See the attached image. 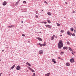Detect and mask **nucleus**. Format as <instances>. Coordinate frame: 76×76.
Returning <instances> with one entry per match:
<instances>
[{
	"label": "nucleus",
	"mask_w": 76,
	"mask_h": 76,
	"mask_svg": "<svg viewBox=\"0 0 76 76\" xmlns=\"http://www.w3.org/2000/svg\"><path fill=\"white\" fill-rule=\"evenodd\" d=\"M72 36L73 37H75V33H74L73 34H72Z\"/></svg>",
	"instance_id": "393cba45"
},
{
	"label": "nucleus",
	"mask_w": 76,
	"mask_h": 76,
	"mask_svg": "<svg viewBox=\"0 0 76 76\" xmlns=\"http://www.w3.org/2000/svg\"><path fill=\"white\" fill-rule=\"evenodd\" d=\"M72 13H75V11H73V12H72Z\"/></svg>",
	"instance_id": "4c0bfd02"
},
{
	"label": "nucleus",
	"mask_w": 76,
	"mask_h": 76,
	"mask_svg": "<svg viewBox=\"0 0 76 76\" xmlns=\"http://www.w3.org/2000/svg\"><path fill=\"white\" fill-rule=\"evenodd\" d=\"M35 17L37 18H38V15H35Z\"/></svg>",
	"instance_id": "473e14b6"
},
{
	"label": "nucleus",
	"mask_w": 76,
	"mask_h": 76,
	"mask_svg": "<svg viewBox=\"0 0 76 76\" xmlns=\"http://www.w3.org/2000/svg\"><path fill=\"white\" fill-rule=\"evenodd\" d=\"M76 31V30H74V32H75V31Z\"/></svg>",
	"instance_id": "09e8293b"
},
{
	"label": "nucleus",
	"mask_w": 76,
	"mask_h": 76,
	"mask_svg": "<svg viewBox=\"0 0 76 76\" xmlns=\"http://www.w3.org/2000/svg\"><path fill=\"white\" fill-rule=\"evenodd\" d=\"M47 21L49 23H51V22L50 21V20H47Z\"/></svg>",
	"instance_id": "4be33fe9"
},
{
	"label": "nucleus",
	"mask_w": 76,
	"mask_h": 76,
	"mask_svg": "<svg viewBox=\"0 0 76 76\" xmlns=\"http://www.w3.org/2000/svg\"><path fill=\"white\" fill-rule=\"evenodd\" d=\"M45 26H46V27H48V28L49 29H51V28H52V26L50 25H45Z\"/></svg>",
	"instance_id": "7ed1b4c3"
},
{
	"label": "nucleus",
	"mask_w": 76,
	"mask_h": 76,
	"mask_svg": "<svg viewBox=\"0 0 76 76\" xmlns=\"http://www.w3.org/2000/svg\"><path fill=\"white\" fill-rule=\"evenodd\" d=\"M36 38L39 40V41H42V39L40 37H36Z\"/></svg>",
	"instance_id": "39448f33"
},
{
	"label": "nucleus",
	"mask_w": 76,
	"mask_h": 76,
	"mask_svg": "<svg viewBox=\"0 0 76 76\" xmlns=\"http://www.w3.org/2000/svg\"><path fill=\"white\" fill-rule=\"evenodd\" d=\"M7 4V2L6 1H4L2 3L3 6H6Z\"/></svg>",
	"instance_id": "0eeeda50"
},
{
	"label": "nucleus",
	"mask_w": 76,
	"mask_h": 76,
	"mask_svg": "<svg viewBox=\"0 0 76 76\" xmlns=\"http://www.w3.org/2000/svg\"><path fill=\"white\" fill-rule=\"evenodd\" d=\"M42 12H43V10H42Z\"/></svg>",
	"instance_id": "864d4df0"
},
{
	"label": "nucleus",
	"mask_w": 76,
	"mask_h": 76,
	"mask_svg": "<svg viewBox=\"0 0 76 76\" xmlns=\"http://www.w3.org/2000/svg\"><path fill=\"white\" fill-rule=\"evenodd\" d=\"M4 51V50H2V52Z\"/></svg>",
	"instance_id": "a18cd8bd"
},
{
	"label": "nucleus",
	"mask_w": 76,
	"mask_h": 76,
	"mask_svg": "<svg viewBox=\"0 0 76 76\" xmlns=\"http://www.w3.org/2000/svg\"><path fill=\"white\" fill-rule=\"evenodd\" d=\"M55 37H56V38H57V36H55Z\"/></svg>",
	"instance_id": "37998d69"
},
{
	"label": "nucleus",
	"mask_w": 76,
	"mask_h": 76,
	"mask_svg": "<svg viewBox=\"0 0 76 76\" xmlns=\"http://www.w3.org/2000/svg\"><path fill=\"white\" fill-rule=\"evenodd\" d=\"M14 25H12L11 26H8V27L9 28H13V27H14Z\"/></svg>",
	"instance_id": "6ab92c4d"
},
{
	"label": "nucleus",
	"mask_w": 76,
	"mask_h": 76,
	"mask_svg": "<svg viewBox=\"0 0 76 76\" xmlns=\"http://www.w3.org/2000/svg\"><path fill=\"white\" fill-rule=\"evenodd\" d=\"M57 26H60V25L59 24H58L57 23Z\"/></svg>",
	"instance_id": "7c9ffc66"
},
{
	"label": "nucleus",
	"mask_w": 76,
	"mask_h": 76,
	"mask_svg": "<svg viewBox=\"0 0 76 76\" xmlns=\"http://www.w3.org/2000/svg\"><path fill=\"white\" fill-rule=\"evenodd\" d=\"M64 32V30H61V33H63Z\"/></svg>",
	"instance_id": "bb28decb"
},
{
	"label": "nucleus",
	"mask_w": 76,
	"mask_h": 76,
	"mask_svg": "<svg viewBox=\"0 0 76 76\" xmlns=\"http://www.w3.org/2000/svg\"><path fill=\"white\" fill-rule=\"evenodd\" d=\"M71 53H72V54H73V55H75V54H74V53H73L72 52Z\"/></svg>",
	"instance_id": "e433bc0d"
},
{
	"label": "nucleus",
	"mask_w": 76,
	"mask_h": 76,
	"mask_svg": "<svg viewBox=\"0 0 76 76\" xmlns=\"http://www.w3.org/2000/svg\"><path fill=\"white\" fill-rule=\"evenodd\" d=\"M61 53H62V54H64V52H63V51H62L61 52Z\"/></svg>",
	"instance_id": "f704fd0d"
},
{
	"label": "nucleus",
	"mask_w": 76,
	"mask_h": 76,
	"mask_svg": "<svg viewBox=\"0 0 76 76\" xmlns=\"http://www.w3.org/2000/svg\"><path fill=\"white\" fill-rule=\"evenodd\" d=\"M65 4H67V2H65Z\"/></svg>",
	"instance_id": "a19ab883"
},
{
	"label": "nucleus",
	"mask_w": 76,
	"mask_h": 76,
	"mask_svg": "<svg viewBox=\"0 0 76 76\" xmlns=\"http://www.w3.org/2000/svg\"><path fill=\"white\" fill-rule=\"evenodd\" d=\"M62 60H63V59H62Z\"/></svg>",
	"instance_id": "13d9d810"
},
{
	"label": "nucleus",
	"mask_w": 76,
	"mask_h": 76,
	"mask_svg": "<svg viewBox=\"0 0 76 76\" xmlns=\"http://www.w3.org/2000/svg\"><path fill=\"white\" fill-rule=\"evenodd\" d=\"M20 1V0H19V1H19H19Z\"/></svg>",
	"instance_id": "de8ad7c7"
},
{
	"label": "nucleus",
	"mask_w": 76,
	"mask_h": 76,
	"mask_svg": "<svg viewBox=\"0 0 76 76\" xmlns=\"http://www.w3.org/2000/svg\"><path fill=\"white\" fill-rule=\"evenodd\" d=\"M52 61L55 64L56 63V61L55 60V59H52Z\"/></svg>",
	"instance_id": "6e6552de"
},
{
	"label": "nucleus",
	"mask_w": 76,
	"mask_h": 76,
	"mask_svg": "<svg viewBox=\"0 0 76 76\" xmlns=\"http://www.w3.org/2000/svg\"><path fill=\"white\" fill-rule=\"evenodd\" d=\"M26 65H28V66H29V67L31 66V64L29 63H28V62L26 63Z\"/></svg>",
	"instance_id": "1a4fd4ad"
},
{
	"label": "nucleus",
	"mask_w": 76,
	"mask_h": 76,
	"mask_svg": "<svg viewBox=\"0 0 76 76\" xmlns=\"http://www.w3.org/2000/svg\"><path fill=\"white\" fill-rule=\"evenodd\" d=\"M1 61V59H0V62Z\"/></svg>",
	"instance_id": "5fc2aeb1"
},
{
	"label": "nucleus",
	"mask_w": 76,
	"mask_h": 76,
	"mask_svg": "<svg viewBox=\"0 0 76 76\" xmlns=\"http://www.w3.org/2000/svg\"><path fill=\"white\" fill-rule=\"evenodd\" d=\"M23 3L24 4L25 3V4H26V2L25 1H23Z\"/></svg>",
	"instance_id": "a878e982"
},
{
	"label": "nucleus",
	"mask_w": 76,
	"mask_h": 76,
	"mask_svg": "<svg viewBox=\"0 0 76 76\" xmlns=\"http://www.w3.org/2000/svg\"><path fill=\"white\" fill-rule=\"evenodd\" d=\"M58 59H59V60H61V58H60V57H58Z\"/></svg>",
	"instance_id": "c85d7f7f"
},
{
	"label": "nucleus",
	"mask_w": 76,
	"mask_h": 76,
	"mask_svg": "<svg viewBox=\"0 0 76 76\" xmlns=\"http://www.w3.org/2000/svg\"><path fill=\"white\" fill-rule=\"evenodd\" d=\"M60 36H61V37H62V35H60Z\"/></svg>",
	"instance_id": "8fccbe9b"
},
{
	"label": "nucleus",
	"mask_w": 76,
	"mask_h": 76,
	"mask_svg": "<svg viewBox=\"0 0 76 76\" xmlns=\"http://www.w3.org/2000/svg\"><path fill=\"white\" fill-rule=\"evenodd\" d=\"M44 22H42V23H44Z\"/></svg>",
	"instance_id": "79ce46f5"
},
{
	"label": "nucleus",
	"mask_w": 76,
	"mask_h": 76,
	"mask_svg": "<svg viewBox=\"0 0 76 76\" xmlns=\"http://www.w3.org/2000/svg\"><path fill=\"white\" fill-rule=\"evenodd\" d=\"M20 67H21L20 66H18L16 67V69L17 70H20V69H21V68Z\"/></svg>",
	"instance_id": "f03ea898"
},
{
	"label": "nucleus",
	"mask_w": 76,
	"mask_h": 76,
	"mask_svg": "<svg viewBox=\"0 0 76 76\" xmlns=\"http://www.w3.org/2000/svg\"><path fill=\"white\" fill-rule=\"evenodd\" d=\"M39 44L40 47H42V45L41 43H39Z\"/></svg>",
	"instance_id": "b1692460"
},
{
	"label": "nucleus",
	"mask_w": 76,
	"mask_h": 76,
	"mask_svg": "<svg viewBox=\"0 0 76 76\" xmlns=\"http://www.w3.org/2000/svg\"><path fill=\"white\" fill-rule=\"evenodd\" d=\"M67 33L68 35H70V36H71V35H70V31H68Z\"/></svg>",
	"instance_id": "9d476101"
},
{
	"label": "nucleus",
	"mask_w": 76,
	"mask_h": 76,
	"mask_svg": "<svg viewBox=\"0 0 76 76\" xmlns=\"http://www.w3.org/2000/svg\"><path fill=\"white\" fill-rule=\"evenodd\" d=\"M69 50H70V51H72V52H73V51L72 50V48H71V47H69Z\"/></svg>",
	"instance_id": "f3484780"
},
{
	"label": "nucleus",
	"mask_w": 76,
	"mask_h": 76,
	"mask_svg": "<svg viewBox=\"0 0 76 76\" xmlns=\"http://www.w3.org/2000/svg\"><path fill=\"white\" fill-rule=\"evenodd\" d=\"M39 53L40 54H43V50H41L39 51Z\"/></svg>",
	"instance_id": "423d86ee"
},
{
	"label": "nucleus",
	"mask_w": 76,
	"mask_h": 76,
	"mask_svg": "<svg viewBox=\"0 0 76 76\" xmlns=\"http://www.w3.org/2000/svg\"><path fill=\"white\" fill-rule=\"evenodd\" d=\"M70 61L71 63H74V62H75V61L74 60V58H72L71 59Z\"/></svg>",
	"instance_id": "20e7f679"
},
{
	"label": "nucleus",
	"mask_w": 76,
	"mask_h": 76,
	"mask_svg": "<svg viewBox=\"0 0 76 76\" xmlns=\"http://www.w3.org/2000/svg\"><path fill=\"white\" fill-rule=\"evenodd\" d=\"M36 14H38V13L37 12H36Z\"/></svg>",
	"instance_id": "c03bdc74"
},
{
	"label": "nucleus",
	"mask_w": 76,
	"mask_h": 76,
	"mask_svg": "<svg viewBox=\"0 0 76 76\" xmlns=\"http://www.w3.org/2000/svg\"><path fill=\"white\" fill-rule=\"evenodd\" d=\"M26 72H28V70H27V71H26Z\"/></svg>",
	"instance_id": "6e6d98bb"
},
{
	"label": "nucleus",
	"mask_w": 76,
	"mask_h": 76,
	"mask_svg": "<svg viewBox=\"0 0 76 76\" xmlns=\"http://www.w3.org/2000/svg\"><path fill=\"white\" fill-rule=\"evenodd\" d=\"M22 36H23V37H25V35L24 34H22Z\"/></svg>",
	"instance_id": "72a5a7b5"
},
{
	"label": "nucleus",
	"mask_w": 76,
	"mask_h": 76,
	"mask_svg": "<svg viewBox=\"0 0 76 76\" xmlns=\"http://www.w3.org/2000/svg\"><path fill=\"white\" fill-rule=\"evenodd\" d=\"M15 64H14L13 65V66L11 68V69H13L15 67Z\"/></svg>",
	"instance_id": "a211bd4d"
},
{
	"label": "nucleus",
	"mask_w": 76,
	"mask_h": 76,
	"mask_svg": "<svg viewBox=\"0 0 76 76\" xmlns=\"http://www.w3.org/2000/svg\"><path fill=\"white\" fill-rule=\"evenodd\" d=\"M63 41L60 40L59 42L58 43V48L59 49H61V48H63Z\"/></svg>",
	"instance_id": "f257e3e1"
},
{
	"label": "nucleus",
	"mask_w": 76,
	"mask_h": 76,
	"mask_svg": "<svg viewBox=\"0 0 76 76\" xmlns=\"http://www.w3.org/2000/svg\"><path fill=\"white\" fill-rule=\"evenodd\" d=\"M34 0L36 1V0Z\"/></svg>",
	"instance_id": "4d7b16f0"
},
{
	"label": "nucleus",
	"mask_w": 76,
	"mask_h": 76,
	"mask_svg": "<svg viewBox=\"0 0 76 76\" xmlns=\"http://www.w3.org/2000/svg\"><path fill=\"white\" fill-rule=\"evenodd\" d=\"M50 75V73L49 72L48 73L46 74H45V76H49Z\"/></svg>",
	"instance_id": "4468645a"
},
{
	"label": "nucleus",
	"mask_w": 76,
	"mask_h": 76,
	"mask_svg": "<svg viewBox=\"0 0 76 76\" xmlns=\"http://www.w3.org/2000/svg\"><path fill=\"white\" fill-rule=\"evenodd\" d=\"M43 23H44V24H46V23H47V22H44Z\"/></svg>",
	"instance_id": "c9c22d12"
},
{
	"label": "nucleus",
	"mask_w": 76,
	"mask_h": 76,
	"mask_svg": "<svg viewBox=\"0 0 76 76\" xmlns=\"http://www.w3.org/2000/svg\"><path fill=\"white\" fill-rule=\"evenodd\" d=\"M46 45V42H45L44 44H42V45L43 46H45Z\"/></svg>",
	"instance_id": "412c9836"
},
{
	"label": "nucleus",
	"mask_w": 76,
	"mask_h": 76,
	"mask_svg": "<svg viewBox=\"0 0 76 76\" xmlns=\"http://www.w3.org/2000/svg\"><path fill=\"white\" fill-rule=\"evenodd\" d=\"M44 3H46V4H48V3H47V2L45 1H44Z\"/></svg>",
	"instance_id": "c756f323"
},
{
	"label": "nucleus",
	"mask_w": 76,
	"mask_h": 76,
	"mask_svg": "<svg viewBox=\"0 0 76 76\" xmlns=\"http://www.w3.org/2000/svg\"><path fill=\"white\" fill-rule=\"evenodd\" d=\"M18 3H19V1H18L17 2H16V3L15 4L16 6H17L18 4Z\"/></svg>",
	"instance_id": "5701e85b"
},
{
	"label": "nucleus",
	"mask_w": 76,
	"mask_h": 76,
	"mask_svg": "<svg viewBox=\"0 0 76 76\" xmlns=\"http://www.w3.org/2000/svg\"><path fill=\"white\" fill-rule=\"evenodd\" d=\"M66 66H70V64L69 62L66 63Z\"/></svg>",
	"instance_id": "ddd939ff"
},
{
	"label": "nucleus",
	"mask_w": 76,
	"mask_h": 76,
	"mask_svg": "<svg viewBox=\"0 0 76 76\" xmlns=\"http://www.w3.org/2000/svg\"><path fill=\"white\" fill-rule=\"evenodd\" d=\"M39 33H40V34H41V31Z\"/></svg>",
	"instance_id": "3c124183"
},
{
	"label": "nucleus",
	"mask_w": 76,
	"mask_h": 76,
	"mask_svg": "<svg viewBox=\"0 0 76 76\" xmlns=\"http://www.w3.org/2000/svg\"><path fill=\"white\" fill-rule=\"evenodd\" d=\"M66 43L67 44H68V45L70 44V43H69V42H67Z\"/></svg>",
	"instance_id": "2f4dec72"
},
{
	"label": "nucleus",
	"mask_w": 76,
	"mask_h": 76,
	"mask_svg": "<svg viewBox=\"0 0 76 76\" xmlns=\"http://www.w3.org/2000/svg\"><path fill=\"white\" fill-rule=\"evenodd\" d=\"M1 74H2V73H1L0 74V76H1Z\"/></svg>",
	"instance_id": "58836bf2"
},
{
	"label": "nucleus",
	"mask_w": 76,
	"mask_h": 76,
	"mask_svg": "<svg viewBox=\"0 0 76 76\" xmlns=\"http://www.w3.org/2000/svg\"><path fill=\"white\" fill-rule=\"evenodd\" d=\"M47 14L49 16H51V12H48Z\"/></svg>",
	"instance_id": "2eb2a0df"
},
{
	"label": "nucleus",
	"mask_w": 76,
	"mask_h": 76,
	"mask_svg": "<svg viewBox=\"0 0 76 76\" xmlns=\"http://www.w3.org/2000/svg\"><path fill=\"white\" fill-rule=\"evenodd\" d=\"M63 49L64 50H67V47H63Z\"/></svg>",
	"instance_id": "dca6fc26"
},
{
	"label": "nucleus",
	"mask_w": 76,
	"mask_h": 76,
	"mask_svg": "<svg viewBox=\"0 0 76 76\" xmlns=\"http://www.w3.org/2000/svg\"><path fill=\"white\" fill-rule=\"evenodd\" d=\"M32 76H35V73H34L33 74Z\"/></svg>",
	"instance_id": "cd10ccee"
},
{
	"label": "nucleus",
	"mask_w": 76,
	"mask_h": 76,
	"mask_svg": "<svg viewBox=\"0 0 76 76\" xmlns=\"http://www.w3.org/2000/svg\"><path fill=\"white\" fill-rule=\"evenodd\" d=\"M54 37H56L55 35H53V36L50 38V39L52 41H53V40L54 39Z\"/></svg>",
	"instance_id": "f8f14e48"
},
{
	"label": "nucleus",
	"mask_w": 76,
	"mask_h": 76,
	"mask_svg": "<svg viewBox=\"0 0 76 76\" xmlns=\"http://www.w3.org/2000/svg\"><path fill=\"white\" fill-rule=\"evenodd\" d=\"M72 34H73L72 33H70V35H72Z\"/></svg>",
	"instance_id": "ea45409f"
},
{
	"label": "nucleus",
	"mask_w": 76,
	"mask_h": 76,
	"mask_svg": "<svg viewBox=\"0 0 76 76\" xmlns=\"http://www.w3.org/2000/svg\"><path fill=\"white\" fill-rule=\"evenodd\" d=\"M23 21H21V23H23Z\"/></svg>",
	"instance_id": "49530a36"
},
{
	"label": "nucleus",
	"mask_w": 76,
	"mask_h": 76,
	"mask_svg": "<svg viewBox=\"0 0 76 76\" xmlns=\"http://www.w3.org/2000/svg\"><path fill=\"white\" fill-rule=\"evenodd\" d=\"M27 12L26 11H24V12Z\"/></svg>",
	"instance_id": "603ef678"
},
{
	"label": "nucleus",
	"mask_w": 76,
	"mask_h": 76,
	"mask_svg": "<svg viewBox=\"0 0 76 76\" xmlns=\"http://www.w3.org/2000/svg\"><path fill=\"white\" fill-rule=\"evenodd\" d=\"M29 69L31 70V72H35V71H34V70H33L31 68L29 67Z\"/></svg>",
	"instance_id": "9b49d317"
},
{
	"label": "nucleus",
	"mask_w": 76,
	"mask_h": 76,
	"mask_svg": "<svg viewBox=\"0 0 76 76\" xmlns=\"http://www.w3.org/2000/svg\"><path fill=\"white\" fill-rule=\"evenodd\" d=\"M74 29H73V28L72 27L71 28H70V30L71 32H73V31Z\"/></svg>",
	"instance_id": "aec40b11"
}]
</instances>
